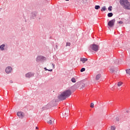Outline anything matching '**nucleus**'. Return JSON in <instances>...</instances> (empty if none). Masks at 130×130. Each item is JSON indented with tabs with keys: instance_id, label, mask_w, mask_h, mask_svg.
I'll return each instance as SVG.
<instances>
[{
	"instance_id": "1",
	"label": "nucleus",
	"mask_w": 130,
	"mask_h": 130,
	"mask_svg": "<svg viewBox=\"0 0 130 130\" xmlns=\"http://www.w3.org/2000/svg\"><path fill=\"white\" fill-rule=\"evenodd\" d=\"M72 95V91L70 89L64 90L58 96V99L60 101L65 100Z\"/></svg>"
},
{
	"instance_id": "2",
	"label": "nucleus",
	"mask_w": 130,
	"mask_h": 130,
	"mask_svg": "<svg viewBox=\"0 0 130 130\" xmlns=\"http://www.w3.org/2000/svg\"><path fill=\"white\" fill-rule=\"evenodd\" d=\"M90 47L92 50H93V51H98V49L99 48L98 45L94 44L91 45L90 46Z\"/></svg>"
},
{
	"instance_id": "3",
	"label": "nucleus",
	"mask_w": 130,
	"mask_h": 130,
	"mask_svg": "<svg viewBox=\"0 0 130 130\" xmlns=\"http://www.w3.org/2000/svg\"><path fill=\"white\" fill-rule=\"evenodd\" d=\"M114 23H115V19H112L111 20L109 21L108 23V26H109L108 28H112V27L114 26Z\"/></svg>"
},
{
	"instance_id": "4",
	"label": "nucleus",
	"mask_w": 130,
	"mask_h": 130,
	"mask_svg": "<svg viewBox=\"0 0 130 130\" xmlns=\"http://www.w3.org/2000/svg\"><path fill=\"white\" fill-rule=\"evenodd\" d=\"M128 0H120L119 1V3L121 5V6H122V7L123 8H124V7H125V5L127 4H128Z\"/></svg>"
},
{
	"instance_id": "5",
	"label": "nucleus",
	"mask_w": 130,
	"mask_h": 130,
	"mask_svg": "<svg viewBox=\"0 0 130 130\" xmlns=\"http://www.w3.org/2000/svg\"><path fill=\"white\" fill-rule=\"evenodd\" d=\"M24 115H25V114H24V113L22 112H17V116H18V117L19 118H23V117H24Z\"/></svg>"
},
{
	"instance_id": "6",
	"label": "nucleus",
	"mask_w": 130,
	"mask_h": 130,
	"mask_svg": "<svg viewBox=\"0 0 130 130\" xmlns=\"http://www.w3.org/2000/svg\"><path fill=\"white\" fill-rule=\"evenodd\" d=\"M12 72V67H8L6 69V72L7 74H10Z\"/></svg>"
},
{
	"instance_id": "7",
	"label": "nucleus",
	"mask_w": 130,
	"mask_h": 130,
	"mask_svg": "<svg viewBox=\"0 0 130 130\" xmlns=\"http://www.w3.org/2000/svg\"><path fill=\"white\" fill-rule=\"evenodd\" d=\"M123 9L125 10H130V3L128 2V4H126L125 6H124Z\"/></svg>"
},
{
	"instance_id": "8",
	"label": "nucleus",
	"mask_w": 130,
	"mask_h": 130,
	"mask_svg": "<svg viewBox=\"0 0 130 130\" xmlns=\"http://www.w3.org/2000/svg\"><path fill=\"white\" fill-rule=\"evenodd\" d=\"M54 122V119L53 118H51L47 121L48 124H53V122Z\"/></svg>"
},
{
	"instance_id": "9",
	"label": "nucleus",
	"mask_w": 130,
	"mask_h": 130,
	"mask_svg": "<svg viewBox=\"0 0 130 130\" xmlns=\"http://www.w3.org/2000/svg\"><path fill=\"white\" fill-rule=\"evenodd\" d=\"M42 59H43V57L41 56H39L37 57L36 60L37 61H40L42 60Z\"/></svg>"
},
{
	"instance_id": "10",
	"label": "nucleus",
	"mask_w": 130,
	"mask_h": 130,
	"mask_svg": "<svg viewBox=\"0 0 130 130\" xmlns=\"http://www.w3.org/2000/svg\"><path fill=\"white\" fill-rule=\"evenodd\" d=\"M87 60H88V59L86 58H80V61H82L83 62V63H85V62H86V61H87Z\"/></svg>"
},
{
	"instance_id": "11",
	"label": "nucleus",
	"mask_w": 130,
	"mask_h": 130,
	"mask_svg": "<svg viewBox=\"0 0 130 130\" xmlns=\"http://www.w3.org/2000/svg\"><path fill=\"white\" fill-rule=\"evenodd\" d=\"M32 76H33V74H31L30 73H27L25 75V77L26 78H31V77H32Z\"/></svg>"
},
{
	"instance_id": "12",
	"label": "nucleus",
	"mask_w": 130,
	"mask_h": 130,
	"mask_svg": "<svg viewBox=\"0 0 130 130\" xmlns=\"http://www.w3.org/2000/svg\"><path fill=\"white\" fill-rule=\"evenodd\" d=\"M100 78H101V74H98L95 77V80H96V81H98V80H99Z\"/></svg>"
},
{
	"instance_id": "13",
	"label": "nucleus",
	"mask_w": 130,
	"mask_h": 130,
	"mask_svg": "<svg viewBox=\"0 0 130 130\" xmlns=\"http://www.w3.org/2000/svg\"><path fill=\"white\" fill-rule=\"evenodd\" d=\"M0 49H1V50H5V45L3 44V45H1Z\"/></svg>"
},
{
	"instance_id": "14",
	"label": "nucleus",
	"mask_w": 130,
	"mask_h": 130,
	"mask_svg": "<svg viewBox=\"0 0 130 130\" xmlns=\"http://www.w3.org/2000/svg\"><path fill=\"white\" fill-rule=\"evenodd\" d=\"M113 16V14H112V13H109L108 14V17H109V18L112 17Z\"/></svg>"
},
{
	"instance_id": "15",
	"label": "nucleus",
	"mask_w": 130,
	"mask_h": 130,
	"mask_svg": "<svg viewBox=\"0 0 130 130\" xmlns=\"http://www.w3.org/2000/svg\"><path fill=\"white\" fill-rule=\"evenodd\" d=\"M107 9L105 6H104L102 8L101 11L103 12V11H106Z\"/></svg>"
},
{
	"instance_id": "16",
	"label": "nucleus",
	"mask_w": 130,
	"mask_h": 130,
	"mask_svg": "<svg viewBox=\"0 0 130 130\" xmlns=\"http://www.w3.org/2000/svg\"><path fill=\"white\" fill-rule=\"evenodd\" d=\"M122 82H118V83H117V86H118V87H120V86H122Z\"/></svg>"
},
{
	"instance_id": "17",
	"label": "nucleus",
	"mask_w": 130,
	"mask_h": 130,
	"mask_svg": "<svg viewBox=\"0 0 130 130\" xmlns=\"http://www.w3.org/2000/svg\"><path fill=\"white\" fill-rule=\"evenodd\" d=\"M94 8L95 10H99L100 9V6L96 5Z\"/></svg>"
},
{
	"instance_id": "18",
	"label": "nucleus",
	"mask_w": 130,
	"mask_h": 130,
	"mask_svg": "<svg viewBox=\"0 0 130 130\" xmlns=\"http://www.w3.org/2000/svg\"><path fill=\"white\" fill-rule=\"evenodd\" d=\"M115 128H116V127H115V126H111V130H115Z\"/></svg>"
},
{
	"instance_id": "19",
	"label": "nucleus",
	"mask_w": 130,
	"mask_h": 130,
	"mask_svg": "<svg viewBox=\"0 0 130 130\" xmlns=\"http://www.w3.org/2000/svg\"><path fill=\"white\" fill-rule=\"evenodd\" d=\"M71 81L73 83H76V79L75 78H72Z\"/></svg>"
},
{
	"instance_id": "20",
	"label": "nucleus",
	"mask_w": 130,
	"mask_h": 130,
	"mask_svg": "<svg viewBox=\"0 0 130 130\" xmlns=\"http://www.w3.org/2000/svg\"><path fill=\"white\" fill-rule=\"evenodd\" d=\"M85 71H86V69L85 68H82L81 70H80V72L81 73H83V72H85Z\"/></svg>"
},
{
	"instance_id": "21",
	"label": "nucleus",
	"mask_w": 130,
	"mask_h": 130,
	"mask_svg": "<svg viewBox=\"0 0 130 130\" xmlns=\"http://www.w3.org/2000/svg\"><path fill=\"white\" fill-rule=\"evenodd\" d=\"M63 116L65 117H67L68 116H69V113H65L64 114H63Z\"/></svg>"
},
{
	"instance_id": "22",
	"label": "nucleus",
	"mask_w": 130,
	"mask_h": 130,
	"mask_svg": "<svg viewBox=\"0 0 130 130\" xmlns=\"http://www.w3.org/2000/svg\"><path fill=\"white\" fill-rule=\"evenodd\" d=\"M90 107L91 108H94V103H91L90 104Z\"/></svg>"
},
{
	"instance_id": "23",
	"label": "nucleus",
	"mask_w": 130,
	"mask_h": 130,
	"mask_svg": "<svg viewBox=\"0 0 130 130\" xmlns=\"http://www.w3.org/2000/svg\"><path fill=\"white\" fill-rule=\"evenodd\" d=\"M44 70H45V71H48L49 72H52V69L48 70L46 69V68H44Z\"/></svg>"
},
{
	"instance_id": "24",
	"label": "nucleus",
	"mask_w": 130,
	"mask_h": 130,
	"mask_svg": "<svg viewBox=\"0 0 130 130\" xmlns=\"http://www.w3.org/2000/svg\"><path fill=\"white\" fill-rule=\"evenodd\" d=\"M111 8H112V7L110 6V7L108 8V11H110L111 12Z\"/></svg>"
},
{
	"instance_id": "25",
	"label": "nucleus",
	"mask_w": 130,
	"mask_h": 130,
	"mask_svg": "<svg viewBox=\"0 0 130 130\" xmlns=\"http://www.w3.org/2000/svg\"><path fill=\"white\" fill-rule=\"evenodd\" d=\"M66 46H71V43H67Z\"/></svg>"
},
{
	"instance_id": "26",
	"label": "nucleus",
	"mask_w": 130,
	"mask_h": 130,
	"mask_svg": "<svg viewBox=\"0 0 130 130\" xmlns=\"http://www.w3.org/2000/svg\"><path fill=\"white\" fill-rule=\"evenodd\" d=\"M110 72H111V73H113V72H114V70H113V69H110Z\"/></svg>"
},
{
	"instance_id": "27",
	"label": "nucleus",
	"mask_w": 130,
	"mask_h": 130,
	"mask_svg": "<svg viewBox=\"0 0 130 130\" xmlns=\"http://www.w3.org/2000/svg\"><path fill=\"white\" fill-rule=\"evenodd\" d=\"M118 24H123V22L122 21H119Z\"/></svg>"
},
{
	"instance_id": "28",
	"label": "nucleus",
	"mask_w": 130,
	"mask_h": 130,
	"mask_svg": "<svg viewBox=\"0 0 130 130\" xmlns=\"http://www.w3.org/2000/svg\"><path fill=\"white\" fill-rule=\"evenodd\" d=\"M82 88H84V87H85V84H83L82 85Z\"/></svg>"
},
{
	"instance_id": "29",
	"label": "nucleus",
	"mask_w": 130,
	"mask_h": 130,
	"mask_svg": "<svg viewBox=\"0 0 130 130\" xmlns=\"http://www.w3.org/2000/svg\"><path fill=\"white\" fill-rule=\"evenodd\" d=\"M52 66H53V68H54V65L53 64V63H52Z\"/></svg>"
},
{
	"instance_id": "30",
	"label": "nucleus",
	"mask_w": 130,
	"mask_h": 130,
	"mask_svg": "<svg viewBox=\"0 0 130 130\" xmlns=\"http://www.w3.org/2000/svg\"><path fill=\"white\" fill-rule=\"evenodd\" d=\"M36 129H38V127H36Z\"/></svg>"
},
{
	"instance_id": "31",
	"label": "nucleus",
	"mask_w": 130,
	"mask_h": 130,
	"mask_svg": "<svg viewBox=\"0 0 130 130\" xmlns=\"http://www.w3.org/2000/svg\"><path fill=\"white\" fill-rule=\"evenodd\" d=\"M65 1H66L67 2H69V1H70V0H65Z\"/></svg>"
},
{
	"instance_id": "32",
	"label": "nucleus",
	"mask_w": 130,
	"mask_h": 130,
	"mask_svg": "<svg viewBox=\"0 0 130 130\" xmlns=\"http://www.w3.org/2000/svg\"><path fill=\"white\" fill-rule=\"evenodd\" d=\"M10 83H13V81H10Z\"/></svg>"
},
{
	"instance_id": "33",
	"label": "nucleus",
	"mask_w": 130,
	"mask_h": 130,
	"mask_svg": "<svg viewBox=\"0 0 130 130\" xmlns=\"http://www.w3.org/2000/svg\"><path fill=\"white\" fill-rule=\"evenodd\" d=\"M117 121H118V120H119V119H117Z\"/></svg>"
},
{
	"instance_id": "34",
	"label": "nucleus",
	"mask_w": 130,
	"mask_h": 130,
	"mask_svg": "<svg viewBox=\"0 0 130 130\" xmlns=\"http://www.w3.org/2000/svg\"><path fill=\"white\" fill-rule=\"evenodd\" d=\"M126 112H128V111H126Z\"/></svg>"
},
{
	"instance_id": "35",
	"label": "nucleus",
	"mask_w": 130,
	"mask_h": 130,
	"mask_svg": "<svg viewBox=\"0 0 130 130\" xmlns=\"http://www.w3.org/2000/svg\"><path fill=\"white\" fill-rule=\"evenodd\" d=\"M86 1H88V0H86Z\"/></svg>"
}]
</instances>
